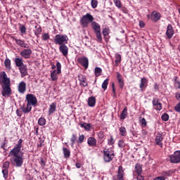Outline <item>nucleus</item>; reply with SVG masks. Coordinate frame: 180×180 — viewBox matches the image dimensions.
<instances>
[{
	"label": "nucleus",
	"mask_w": 180,
	"mask_h": 180,
	"mask_svg": "<svg viewBox=\"0 0 180 180\" xmlns=\"http://www.w3.org/2000/svg\"><path fill=\"white\" fill-rule=\"evenodd\" d=\"M77 61L85 68V70L88 69V67H89V60L86 57L78 58Z\"/></svg>",
	"instance_id": "nucleus-10"
},
{
	"label": "nucleus",
	"mask_w": 180,
	"mask_h": 180,
	"mask_svg": "<svg viewBox=\"0 0 180 180\" xmlns=\"http://www.w3.org/2000/svg\"><path fill=\"white\" fill-rule=\"evenodd\" d=\"M87 143L90 147H96V139L94 137L88 138Z\"/></svg>",
	"instance_id": "nucleus-24"
},
{
	"label": "nucleus",
	"mask_w": 180,
	"mask_h": 180,
	"mask_svg": "<svg viewBox=\"0 0 180 180\" xmlns=\"http://www.w3.org/2000/svg\"><path fill=\"white\" fill-rule=\"evenodd\" d=\"M0 79L1 81V95L4 98H9L12 95V89H11V79L5 71L0 73Z\"/></svg>",
	"instance_id": "nucleus-2"
},
{
	"label": "nucleus",
	"mask_w": 180,
	"mask_h": 180,
	"mask_svg": "<svg viewBox=\"0 0 180 180\" xmlns=\"http://www.w3.org/2000/svg\"><path fill=\"white\" fill-rule=\"evenodd\" d=\"M103 154L105 162H110L115 158V152L110 149H104Z\"/></svg>",
	"instance_id": "nucleus-6"
},
{
	"label": "nucleus",
	"mask_w": 180,
	"mask_h": 180,
	"mask_svg": "<svg viewBox=\"0 0 180 180\" xmlns=\"http://www.w3.org/2000/svg\"><path fill=\"white\" fill-rule=\"evenodd\" d=\"M84 140H85V136H84V134L79 135L78 139V143L82 144Z\"/></svg>",
	"instance_id": "nucleus-44"
},
{
	"label": "nucleus",
	"mask_w": 180,
	"mask_h": 180,
	"mask_svg": "<svg viewBox=\"0 0 180 180\" xmlns=\"http://www.w3.org/2000/svg\"><path fill=\"white\" fill-rule=\"evenodd\" d=\"M41 165L42 168H44L46 167V162L43 159H41Z\"/></svg>",
	"instance_id": "nucleus-60"
},
{
	"label": "nucleus",
	"mask_w": 180,
	"mask_h": 180,
	"mask_svg": "<svg viewBox=\"0 0 180 180\" xmlns=\"http://www.w3.org/2000/svg\"><path fill=\"white\" fill-rule=\"evenodd\" d=\"M112 92L114 95H116V90L115 89V83L112 84Z\"/></svg>",
	"instance_id": "nucleus-63"
},
{
	"label": "nucleus",
	"mask_w": 180,
	"mask_h": 180,
	"mask_svg": "<svg viewBox=\"0 0 180 180\" xmlns=\"http://www.w3.org/2000/svg\"><path fill=\"white\" fill-rule=\"evenodd\" d=\"M14 61H15L16 67H19V68L20 67H23V65H25L23 64V59L22 58H15Z\"/></svg>",
	"instance_id": "nucleus-27"
},
{
	"label": "nucleus",
	"mask_w": 180,
	"mask_h": 180,
	"mask_svg": "<svg viewBox=\"0 0 180 180\" xmlns=\"http://www.w3.org/2000/svg\"><path fill=\"white\" fill-rule=\"evenodd\" d=\"M77 134H73L72 135L71 139H70L71 146H72V147H74V144H75V141H77Z\"/></svg>",
	"instance_id": "nucleus-39"
},
{
	"label": "nucleus",
	"mask_w": 180,
	"mask_h": 180,
	"mask_svg": "<svg viewBox=\"0 0 180 180\" xmlns=\"http://www.w3.org/2000/svg\"><path fill=\"white\" fill-rule=\"evenodd\" d=\"M4 65L6 70H8V71H11L12 68V67L11 66V59L6 58L4 61Z\"/></svg>",
	"instance_id": "nucleus-34"
},
{
	"label": "nucleus",
	"mask_w": 180,
	"mask_h": 180,
	"mask_svg": "<svg viewBox=\"0 0 180 180\" xmlns=\"http://www.w3.org/2000/svg\"><path fill=\"white\" fill-rule=\"evenodd\" d=\"M32 49L27 48L25 49H23L20 53V55L21 56V57H22L23 58H30V56H32Z\"/></svg>",
	"instance_id": "nucleus-11"
},
{
	"label": "nucleus",
	"mask_w": 180,
	"mask_h": 180,
	"mask_svg": "<svg viewBox=\"0 0 180 180\" xmlns=\"http://www.w3.org/2000/svg\"><path fill=\"white\" fill-rule=\"evenodd\" d=\"M97 136L98 137V139H103L105 137V134H103V131H101L97 134Z\"/></svg>",
	"instance_id": "nucleus-54"
},
{
	"label": "nucleus",
	"mask_w": 180,
	"mask_h": 180,
	"mask_svg": "<svg viewBox=\"0 0 180 180\" xmlns=\"http://www.w3.org/2000/svg\"><path fill=\"white\" fill-rule=\"evenodd\" d=\"M108 144L110 146H113V144H115V140L113 139V136H110V139H108Z\"/></svg>",
	"instance_id": "nucleus-53"
},
{
	"label": "nucleus",
	"mask_w": 180,
	"mask_h": 180,
	"mask_svg": "<svg viewBox=\"0 0 180 180\" xmlns=\"http://www.w3.org/2000/svg\"><path fill=\"white\" fill-rule=\"evenodd\" d=\"M166 35L167 36L168 39H172V36H174V28L171 24L167 25Z\"/></svg>",
	"instance_id": "nucleus-14"
},
{
	"label": "nucleus",
	"mask_w": 180,
	"mask_h": 180,
	"mask_svg": "<svg viewBox=\"0 0 180 180\" xmlns=\"http://www.w3.org/2000/svg\"><path fill=\"white\" fill-rule=\"evenodd\" d=\"M26 101L27 102V105L28 106H36V105H37V98H36V96H34V94H27Z\"/></svg>",
	"instance_id": "nucleus-7"
},
{
	"label": "nucleus",
	"mask_w": 180,
	"mask_h": 180,
	"mask_svg": "<svg viewBox=\"0 0 180 180\" xmlns=\"http://www.w3.org/2000/svg\"><path fill=\"white\" fill-rule=\"evenodd\" d=\"M126 117H127V107H125L122 113H121V115H120V119L122 120H124V119H126Z\"/></svg>",
	"instance_id": "nucleus-35"
},
{
	"label": "nucleus",
	"mask_w": 180,
	"mask_h": 180,
	"mask_svg": "<svg viewBox=\"0 0 180 180\" xmlns=\"http://www.w3.org/2000/svg\"><path fill=\"white\" fill-rule=\"evenodd\" d=\"M57 70H54L51 73V78L52 81H57L58 79V76H57Z\"/></svg>",
	"instance_id": "nucleus-36"
},
{
	"label": "nucleus",
	"mask_w": 180,
	"mask_h": 180,
	"mask_svg": "<svg viewBox=\"0 0 180 180\" xmlns=\"http://www.w3.org/2000/svg\"><path fill=\"white\" fill-rule=\"evenodd\" d=\"M172 174H175V170L171 169V170H165L162 172V176H164V178H168V176H171Z\"/></svg>",
	"instance_id": "nucleus-23"
},
{
	"label": "nucleus",
	"mask_w": 180,
	"mask_h": 180,
	"mask_svg": "<svg viewBox=\"0 0 180 180\" xmlns=\"http://www.w3.org/2000/svg\"><path fill=\"white\" fill-rule=\"evenodd\" d=\"M79 126L86 131H89V130H91V124H86L85 122H80Z\"/></svg>",
	"instance_id": "nucleus-28"
},
{
	"label": "nucleus",
	"mask_w": 180,
	"mask_h": 180,
	"mask_svg": "<svg viewBox=\"0 0 180 180\" xmlns=\"http://www.w3.org/2000/svg\"><path fill=\"white\" fill-rule=\"evenodd\" d=\"M21 111H22L23 113H30L32 112V106H30L27 104V106L23 104L20 106Z\"/></svg>",
	"instance_id": "nucleus-25"
},
{
	"label": "nucleus",
	"mask_w": 180,
	"mask_h": 180,
	"mask_svg": "<svg viewBox=\"0 0 180 180\" xmlns=\"http://www.w3.org/2000/svg\"><path fill=\"white\" fill-rule=\"evenodd\" d=\"M135 172L137 175H141V173L143 172V167H141V165L136 164L135 165Z\"/></svg>",
	"instance_id": "nucleus-31"
},
{
	"label": "nucleus",
	"mask_w": 180,
	"mask_h": 180,
	"mask_svg": "<svg viewBox=\"0 0 180 180\" xmlns=\"http://www.w3.org/2000/svg\"><path fill=\"white\" fill-rule=\"evenodd\" d=\"M91 28L93 29L98 41H102V34L101 33V25L96 22V21H93L91 23Z\"/></svg>",
	"instance_id": "nucleus-5"
},
{
	"label": "nucleus",
	"mask_w": 180,
	"mask_h": 180,
	"mask_svg": "<svg viewBox=\"0 0 180 180\" xmlns=\"http://www.w3.org/2000/svg\"><path fill=\"white\" fill-rule=\"evenodd\" d=\"M153 22H158L161 19V14L158 12L153 11L150 15Z\"/></svg>",
	"instance_id": "nucleus-17"
},
{
	"label": "nucleus",
	"mask_w": 180,
	"mask_h": 180,
	"mask_svg": "<svg viewBox=\"0 0 180 180\" xmlns=\"http://www.w3.org/2000/svg\"><path fill=\"white\" fill-rule=\"evenodd\" d=\"M141 123L143 127H146V126H147V121L146 120V118H142L141 120Z\"/></svg>",
	"instance_id": "nucleus-55"
},
{
	"label": "nucleus",
	"mask_w": 180,
	"mask_h": 180,
	"mask_svg": "<svg viewBox=\"0 0 180 180\" xmlns=\"http://www.w3.org/2000/svg\"><path fill=\"white\" fill-rule=\"evenodd\" d=\"M46 118L44 117H40L38 120V124H39V126H44L46 124Z\"/></svg>",
	"instance_id": "nucleus-41"
},
{
	"label": "nucleus",
	"mask_w": 180,
	"mask_h": 180,
	"mask_svg": "<svg viewBox=\"0 0 180 180\" xmlns=\"http://www.w3.org/2000/svg\"><path fill=\"white\" fill-rule=\"evenodd\" d=\"M22 110L18 109V110H16V115H17V116H18L19 117H22Z\"/></svg>",
	"instance_id": "nucleus-57"
},
{
	"label": "nucleus",
	"mask_w": 180,
	"mask_h": 180,
	"mask_svg": "<svg viewBox=\"0 0 180 180\" xmlns=\"http://www.w3.org/2000/svg\"><path fill=\"white\" fill-rule=\"evenodd\" d=\"M174 85L176 89H180V82L178 80V77H174Z\"/></svg>",
	"instance_id": "nucleus-38"
},
{
	"label": "nucleus",
	"mask_w": 180,
	"mask_h": 180,
	"mask_svg": "<svg viewBox=\"0 0 180 180\" xmlns=\"http://www.w3.org/2000/svg\"><path fill=\"white\" fill-rule=\"evenodd\" d=\"M108 85H109V79H105L102 84V88L104 91L108 89Z\"/></svg>",
	"instance_id": "nucleus-40"
},
{
	"label": "nucleus",
	"mask_w": 180,
	"mask_h": 180,
	"mask_svg": "<svg viewBox=\"0 0 180 180\" xmlns=\"http://www.w3.org/2000/svg\"><path fill=\"white\" fill-rule=\"evenodd\" d=\"M148 85V80H147V78L143 77L141 79V84H140V89L141 91H144L147 88V86Z\"/></svg>",
	"instance_id": "nucleus-15"
},
{
	"label": "nucleus",
	"mask_w": 180,
	"mask_h": 180,
	"mask_svg": "<svg viewBox=\"0 0 180 180\" xmlns=\"http://www.w3.org/2000/svg\"><path fill=\"white\" fill-rule=\"evenodd\" d=\"M78 79L80 82V85H82V86H88V82H86V78H85L84 75H79Z\"/></svg>",
	"instance_id": "nucleus-21"
},
{
	"label": "nucleus",
	"mask_w": 180,
	"mask_h": 180,
	"mask_svg": "<svg viewBox=\"0 0 180 180\" xmlns=\"http://www.w3.org/2000/svg\"><path fill=\"white\" fill-rule=\"evenodd\" d=\"M154 180H165V177L162 176H157L154 179Z\"/></svg>",
	"instance_id": "nucleus-58"
},
{
	"label": "nucleus",
	"mask_w": 180,
	"mask_h": 180,
	"mask_svg": "<svg viewBox=\"0 0 180 180\" xmlns=\"http://www.w3.org/2000/svg\"><path fill=\"white\" fill-rule=\"evenodd\" d=\"M3 176L5 179L8 178V169H4L2 170Z\"/></svg>",
	"instance_id": "nucleus-52"
},
{
	"label": "nucleus",
	"mask_w": 180,
	"mask_h": 180,
	"mask_svg": "<svg viewBox=\"0 0 180 180\" xmlns=\"http://www.w3.org/2000/svg\"><path fill=\"white\" fill-rule=\"evenodd\" d=\"M116 74L120 86L122 89V88L124 86V81H123V78L122 77V75L120 74V72H117Z\"/></svg>",
	"instance_id": "nucleus-22"
},
{
	"label": "nucleus",
	"mask_w": 180,
	"mask_h": 180,
	"mask_svg": "<svg viewBox=\"0 0 180 180\" xmlns=\"http://www.w3.org/2000/svg\"><path fill=\"white\" fill-rule=\"evenodd\" d=\"M115 67H119V64L122 63V55H120V53L115 54Z\"/></svg>",
	"instance_id": "nucleus-30"
},
{
	"label": "nucleus",
	"mask_w": 180,
	"mask_h": 180,
	"mask_svg": "<svg viewBox=\"0 0 180 180\" xmlns=\"http://www.w3.org/2000/svg\"><path fill=\"white\" fill-rule=\"evenodd\" d=\"M120 135L122 137H126L127 136V131L126 130V127H121L119 128Z\"/></svg>",
	"instance_id": "nucleus-32"
},
{
	"label": "nucleus",
	"mask_w": 180,
	"mask_h": 180,
	"mask_svg": "<svg viewBox=\"0 0 180 180\" xmlns=\"http://www.w3.org/2000/svg\"><path fill=\"white\" fill-rule=\"evenodd\" d=\"M20 72L21 74L22 78L23 77H26L27 75V66L26 65H24L19 68Z\"/></svg>",
	"instance_id": "nucleus-20"
},
{
	"label": "nucleus",
	"mask_w": 180,
	"mask_h": 180,
	"mask_svg": "<svg viewBox=\"0 0 180 180\" xmlns=\"http://www.w3.org/2000/svg\"><path fill=\"white\" fill-rule=\"evenodd\" d=\"M19 29L22 34H26V26H25L24 25H20Z\"/></svg>",
	"instance_id": "nucleus-48"
},
{
	"label": "nucleus",
	"mask_w": 180,
	"mask_h": 180,
	"mask_svg": "<svg viewBox=\"0 0 180 180\" xmlns=\"http://www.w3.org/2000/svg\"><path fill=\"white\" fill-rule=\"evenodd\" d=\"M113 2L117 8H122V1L120 0H113Z\"/></svg>",
	"instance_id": "nucleus-45"
},
{
	"label": "nucleus",
	"mask_w": 180,
	"mask_h": 180,
	"mask_svg": "<svg viewBox=\"0 0 180 180\" xmlns=\"http://www.w3.org/2000/svg\"><path fill=\"white\" fill-rule=\"evenodd\" d=\"M153 105L155 106L156 110H161L162 109V104L160 103V101L157 98H153L152 101Z\"/></svg>",
	"instance_id": "nucleus-12"
},
{
	"label": "nucleus",
	"mask_w": 180,
	"mask_h": 180,
	"mask_svg": "<svg viewBox=\"0 0 180 180\" xmlns=\"http://www.w3.org/2000/svg\"><path fill=\"white\" fill-rule=\"evenodd\" d=\"M117 179L118 180H124V170L123 169L122 166H120L118 167Z\"/></svg>",
	"instance_id": "nucleus-16"
},
{
	"label": "nucleus",
	"mask_w": 180,
	"mask_h": 180,
	"mask_svg": "<svg viewBox=\"0 0 180 180\" xmlns=\"http://www.w3.org/2000/svg\"><path fill=\"white\" fill-rule=\"evenodd\" d=\"M63 155L65 158H70L71 155V151L67 148H63Z\"/></svg>",
	"instance_id": "nucleus-33"
},
{
	"label": "nucleus",
	"mask_w": 180,
	"mask_h": 180,
	"mask_svg": "<svg viewBox=\"0 0 180 180\" xmlns=\"http://www.w3.org/2000/svg\"><path fill=\"white\" fill-rule=\"evenodd\" d=\"M103 36H108V34H109V30H108V28L103 29Z\"/></svg>",
	"instance_id": "nucleus-56"
},
{
	"label": "nucleus",
	"mask_w": 180,
	"mask_h": 180,
	"mask_svg": "<svg viewBox=\"0 0 180 180\" xmlns=\"http://www.w3.org/2000/svg\"><path fill=\"white\" fill-rule=\"evenodd\" d=\"M139 26L140 27H144L146 26V24L143 21H139Z\"/></svg>",
	"instance_id": "nucleus-62"
},
{
	"label": "nucleus",
	"mask_w": 180,
	"mask_h": 180,
	"mask_svg": "<svg viewBox=\"0 0 180 180\" xmlns=\"http://www.w3.org/2000/svg\"><path fill=\"white\" fill-rule=\"evenodd\" d=\"M18 92L20 94H25L26 92V82H20L18 84Z\"/></svg>",
	"instance_id": "nucleus-19"
},
{
	"label": "nucleus",
	"mask_w": 180,
	"mask_h": 180,
	"mask_svg": "<svg viewBox=\"0 0 180 180\" xmlns=\"http://www.w3.org/2000/svg\"><path fill=\"white\" fill-rule=\"evenodd\" d=\"M169 161L172 164H179L180 162V150H176L174 154L169 156Z\"/></svg>",
	"instance_id": "nucleus-8"
},
{
	"label": "nucleus",
	"mask_w": 180,
	"mask_h": 180,
	"mask_svg": "<svg viewBox=\"0 0 180 180\" xmlns=\"http://www.w3.org/2000/svg\"><path fill=\"white\" fill-rule=\"evenodd\" d=\"M57 74H61V63L60 62L56 63Z\"/></svg>",
	"instance_id": "nucleus-46"
},
{
	"label": "nucleus",
	"mask_w": 180,
	"mask_h": 180,
	"mask_svg": "<svg viewBox=\"0 0 180 180\" xmlns=\"http://www.w3.org/2000/svg\"><path fill=\"white\" fill-rule=\"evenodd\" d=\"M96 103V98H95L94 96H91L89 98L88 105L90 106V108H94Z\"/></svg>",
	"instance_id": "nucleus-29"
},
{
	"label": "nucleus",
	"mask_w": 180,
	"mask_h": 180,
	"mask_svg": "<svg viewBox=\"0 0 180 180\" xmlns=\"http://www.w3.org/2000/svg\"><path fill=\"white\" fill-rule=\"evenodd\" d=\"M35 29L36 30L34 31V34L35 36H39V34L41 33V27L39 26V27H37V26H35Z\"/></svg>",
	"instance_id": "nucleus-42"
},
{
	"label": "nucleus",
	"mask_w": 180,
	"mask_h": 180,
	"mask_svg": "<svg viewBox=\"0 0 180 180\" xmlns=\"http://www.w3.org/2000/svg\"><path fill=\"white\" fill-rule=\"evenodd\" d=\"M136 179H137V180H145V179H144V176H141V174L137 175Z\"/></svg>",
	"instance_id": "nucleus-59"
},
{
	"label": "nucleus",
	"mask_w": 180,
	"mask_h": 180,
	"mask_svg": "<svg viewBox=\"0 0 180 180\" xmlns=\"http://www.w3.org/2000/svg\"><path fill=\"white\" fill-rule=\"evenodd\" d=\"M53 42L59 46L67 44L68 43V36L61 34H56L53 39Z\"/></svg>",
	"instance_id": "nucleus-4"
},
{
	"label": "nucleus",
	"mask_w": 180,
	"mask_h": 180,
	"mask_svg": "<svg viewBox=\"0 0 180 180\" xmlns=\"http://www.w3.org/2000/svg\"><path fill=\"white\" fill-rule=\"evenodd\" d=\"M15 41L18 46L20 47H23L24 49H29V45L25 42V40L19 39L15 38Z\"/></svg>",
	"instance_id": "nucleus-18"
},
{
	"label": "nucleus",
	"mask_w": 180,
	"mask_h": 180,
	"mask_svg": "<svg viewBox=\"0 0 180 180\" xmlns=\"http://www.w3.org/2000/svg\"><path fill=\"white\" fill-rule=\"evenodd\" d=\"M56 109H57V104L56 103H52L49 106V116L51 115H53V113L56 112Z\"/></svg>",
	"instance_id": "nucleus-26"
},
{
	"label": "nucleus",
	"mask_w": 180,
	"mask_h": 180,
	"mask_svg": "<svg viewBox=\"0 0 180 180\" xmlns=\"http://www.w3.org/2000/svg\"><path fill=\"white\" fill-rule=\"evenodd\" d=\"M94 18L91 13H86L84 15H82V17L80 19V25L82 26V27H86L89 23L94 22Z\"/></svg>",
	"instance_id": "nucleus-3"
},
{
	"label": "nucleus",
	"mask_w": 180,
	"mask_h": 180,
	"mask_svg": "<svg viewBox=\"0 0 180 180\" xmlns=\"http://www.w3.org/2000/svg\"><path fill=\"white\" fill-rule=\"evenodd\" d=\"M59 51L64 56V57H67L68 56V46L67 45H60L59 46Z\"/></svg>",
	"instance_id": "nucleus-13"
},
{
	"label": "nucleus",
	"mask_w": 180,
	"mask_h": 180,
	"mask_svg": "<svg viewBox=\"0 0 180 180\" xmlns=\"http://www.w3.org/2000/svg\"><path fill=\"white\" fill-rule=\"evenodd\" d=\"M163 140L164 136L162 135V134L158 132L155 137V144H156V146H159V147H161V148H162L164 146V144L162 143Z\"/></svg>",
	"instance_id": "nucleus-9"
},
{
	"label": "nucleus",
	"mask_w": 180,
	"mask_h": 180,
	"mask_svg": "<svg viewBox=\"0 0 180 180\" xmlns=\"http://www.w3.org/2000/svg\"><path fill=\"white\" fill-rule=\"evenodd\" d=\"M94 72H95L96 77H101V75L102 74V68H101L99 67L95 68Z\"/></svg>",
	"instance_id": "nucleus-37"
},
{
	"label": "nucleus",
	"mask_w": 180,
	"mask_h": 180,
	"mask_svg": "<svg viewBox=\"0 0 180 180\" xmlns=\"http://www.w3.org/2000/svg\"><path fill=\"white\" fill-rule=\"evenodd\" d=\"M154 89H155V91H158V89H159V86H158L157 84H155Z\"/></svg>",
	"instance_id": "nucleus-64"
},
{
	"label": "nucleus",
	"mask_w": 180,
	"mask_h": 180,
	"mask_svg": "<svg viewBox=\"0 0 180 180\" xmlns=\"http://www.w3.org/2000/svg\"><path fill=\"white\" fill-rule=\"evenodd\" d=\"M22 143H23V139H19L18 143L10 151V155L13 158L11 159V163L17 168H20L23 165V161L25 160L23 158L25 153L22 151Z\"/></svg>",
	"instance_id": "nucleus-1"
},
{
	"label": "nucleus",
	"mask_w": 180,
	"mask_h": 180,
	"mask_svg": "<svg viewBox=\"0 0 180 180\" xmlns=\"http://www.w3.org/2000/svg\"><path fill=\"white\" fill-rule=\"evenodd\" d=\"M98 6V0H91V7L95 9Z\"/></svg>",
	"instance_id": "nucleus-50"
},
{
	"label": "nucleus",
	"mask_w": 180,
	"mask_h": 180,
	"mask_svg": "<svg viewBox=\"0 0 180 180\" xmlns=\"http://www.w3.org/2000/svg\"><path fill=\"white\" fill-rule=\"evenodd\" d=\"M125 146H126V144L124 143V141H123V140L119 141L118 147H120V148H124Z\"/></svg>",
	"instance_id": "nucleus-49"
},
{
	"label": "nucleus",
	"mask_w": 180,
	"mask_h": 180,
	"mask_svg": "<svg viewBox=\"0 0 180 180\" xmlns=\"http://www.w3.org/2000/svg\"><path fill=\"white\" fill-rule=\"evenodd\" d=\"M175 97H176V99L179 101V99H180V92H176L175 94Z\"/></svg>",
	"instance_id": "nucleus-61"
},
{
	"label": "nucleus",
	"mask_w": 180,
	"mask_h": 180,
	"mask_svg": "<svg viewBox=\"0 0 180 180\" xmlns=\"http://www.w3.org/2000/svg\"><path fill=\"white\" fill-rule=\"evenodd\" d=\"M49 39H50V34H49V33H44V34H42L41 36L42 40H44V41H46V40H49Z\"/></svg>",
	"instance_id": "nucleus-47"
},
{
	"label": "nucleus",
	"mask_w": 180,
	"mask_h": 180,
	"mask_svg": "<svg viewBox=\"0 0 180 180\" xmlns=\"http://www.w3.org/2000/svg\"><path fill=\"white\" fill-rule=\"evenodd\" d=\"M161 117L162 120H164V122H168V120H169V115L167 113H164Z\"/></svg>",
	"instance_id": "nucleus-43"
},
{
	"label": "nucleus",
	"mask_w": 180,
	"mask_h": 180,
	"mask_svg": "<svg viewBox=\"0 0 180 180\" xmlns=\"http://www.w3.org/2000/svg\"><path fill=\"white\" fill-rule=\"evenodd\" d=\"M9 165H11V163L9 162V161H6L3 164V168H4V169H8Z\"/></svg>",
	"instance_id": "nucleus-51"
}]
</instances>
